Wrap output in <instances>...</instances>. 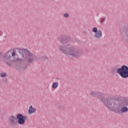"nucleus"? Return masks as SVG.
<instances>
[{
  "instance_id": "obj_13",
  "label": "nucleus",
  "mask_w": 128,
  "mask_h": 128,
  "mask_svg": "<svg viewBox=\"0 0 128 128\" xmlns=\"http://www.w3.org/2000/svg\"><path fill=\"white\" fill-rule=\"evenodd\" d=\"M64 18H68L70 16V15L68 14V13H64Z\"/></svg>"
},
{
  "instance_id": "obj_7",
  "label": "nucleus",
  "mask_w": 128,
  "mask_h": 128,
  "mask_svg": "<svg viewBox=\"0 0 128 128\" xmlns=\"http://www.w3.org/2000/svg\"><path fill=\"white\" fill-rule=\"evenodd\" d=\"M36 108L32 106V105H30L28 110V114H36Z\"/></svg>"
},
{
  "instance_id": "obj_8",
  "label": "nucleus",
  "mask_w": 128,
  "mask_h": 128,
  "mask_svg": "<svg viewBox=\"0 0 128 128\" xmlns=\"http://www.w3.org/2000/svg\"><path fill=\"white\" fill-rule=\"evenodd\" d=\"M8 120L10 124H12V126H14V124H16V116H11L9 118Z\"/></svg>"
},
{
  "instance_id": "obj_12",
  "label": "nucleus",
  "mask_w": 128,
  "mask_h": 128,
  "mask_svg": "<svg viewBox=\"0 0 128 128\" xmlns=\"http://www.w3.org/2000/svg\"><path fill=\"white\" fill-rule=\"evenodd\" d=\"M6 76L7 74H6V72H2L0 74V78H6Z\"/></svg>"
},
{
  "instance_id": "obj_1",
  "label": "nucleus",
  "mask_w": 128,
  "mask_h": 128,
  "mask_svg": "<svg viewBox=\"0 0 128 128\" xmlns=\"http://www.w3.org/2000/svg\"><path fill=\"white\" fill-rule=\"evenodd\" d=\"M96 98H99L103 104L106 106L110 110H112V112H114L116 114H126V112H128V108L126 106L122 107L120 110V104H116L115 103H112V100L110 99L107 100H104L102 96V94H98L96 95Z\"/></svg>"
},
{
  "instance_id": "obj_9",
  "label": "nucleus",
  "mask_w": 128,
  "mask_h": 128,
  "mask_svg": "<svg viewBox=\"0 0 128 128\" xmlns=\"http://www.w3.org/2000/svg\"><path fill=\"white\" fill-rule=\"evenodd\" d=\"M11 54H12V52H7L4 56V58H6V60H10V58H12V56H10Z\"/></svg>"
},
{
  "instance_id": "obj_10",
  "label": "nucleus",
  "mask_w": 128,
  "mask_h": 128,
  "mask_svg": "<svg viewBox=\"0 0 128 128\" xmlns=\"http://www.w3.org/2000/svg\"><path fill=\"white\" fill-rule=\"evenodd\" d=\"M58 82H54L52 85V88H53V90H56V88H58Z\"/></svg>"
},
{
  "instance_id": "obj_4",
  "label": "nucleus",
  "mask_w": 128,
  "mask_h": 128,
  "mask_svg": "<svg viewBox=\"0 0 128 128\" xmlns=\"http://www.w3.org/2000/svg\"><path fill=\"white\" fill-rule=\"evenodd\" d=\"M117 74L122 78H128V67L126 65H123L120 68H118L116 70Z\"/></svg>"
},
{
  "instance_id": "obj_11",
  "label": "nucleus",
  "mask_w": 128,
  "mask_h": 128,
  "mask_svg": "<svg viewBox=\"0 0 128 128\" xmlns=\"http://www.w3.org/2000/svg\"><path fill=\"white\" fill-rule=\"evenodd\" d=\"M123 106H128V98H125L123 101Z\"/></svg>"
},
{
  "instance_id": "obj_2",
  "label": "nucleus",
  "mask_w": 128,
  "mask_h": 128,
  "mask_svg": "<svg viewBox=\"0 0 128 128\" xmlns=\"http://www.w3.org/2000/svg\"><path fill=\"white\" fill-rule=\"evenodd\" d=\"M60 52H62L66 56H72L76 58L78 54V53L76 51L74 47L68 48V46H60L59 48Z\"/></svg>"
},
{
  "instance_id": "obj_6",
  "label": "nucleus",
  "mask_w": 128,
  "mask_h": 128,
  "mask_svg": "<svg viewBox=\"0 0 128 128\" xmlns=\"http://www.w3.org/2000/svg\"><path fill=\"white\" fill-rule=\"evenodd\" d=\"M17 120L18 124L22 125L26 123V120H28L26 116H22V114H19L17 115Z\"/></svg>"
},
{
  "instance_id": "obj_5",
  "label": "nucleus",
  "mask_w": 128,
  "mask_h": 128,
  "mask_svg": "<svg viewBox=\"0 0 128 128\" xmlns=\"http://www.w3.org/2000/svg\"><path fill=\"white\" fill-rule=\"evenodd\" d=\"M92 32H94V36L97 40H100L102 38V32L100 30H98L96 27H94L92 28Z\"/></svg>"
},
{
  "instance_id": "obj_16",
  "label": "nucleus",
  "mask_w": 128,
  "mask_h": 128,
  "mask_svg": "<svg viewBox=\"0 0 128 128\" xmlns=\"http://www.w3.org/2000/svg\"><path fill=\"white\" fill-rule=\"evenodd\" d=\"M22 68H23V69L26 68V67H24V66H22Z\"/></svg>"
},
{
  "instance_id": "obj_3",
  "label": "nucleus",
  "mask_w": 128,
  "mask_h": 128,
  "mask_svg": "<svg viewBox=\"0 0 128 128\" xmlns=\"http://www.w3.org/2000/svg\"><path fill=\"white\" fill-rule=\"evenodd\" d=\"M20 54H22V58H24V56H26V58L27 59V62L28 64H31L34 62V54L29 53L28 50L26 49H20Z\"/></svg>"
},
{
  "instance_id": "obj_15",
  "label": "nucleus",
  "mask_w": 128,
  "mask_h": 128,
  "mask_svg": "<svg viewBox=\"0 0 128 128\" xmlns=\"http://www.w3.org/2000/svg\"><path fill=\"white\" fill-rule=\"evenodd\" d=\"M12 54V56H16V52H13L12 54Z\"/></svg>"
},
{
  "instance_id": "obj_14",
  "label": "nucleus",
  "mask_w": 128,
  "mask_h": 128,
  "mask_svg": "<svg viewBox=\"0 0 128 128\" xmlns=\"http://www.w3.org/2000/svg\"><path fill=\"white\" fill-rule=\"evenodd\" d=\"M90 96H96V93L94 92H90Z\"/></svg>"
}]
</instances>
